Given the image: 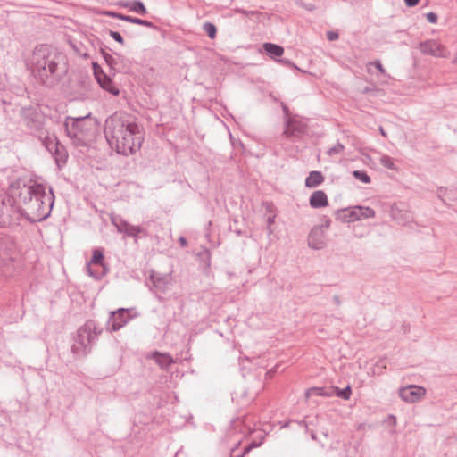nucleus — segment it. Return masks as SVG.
Listing matches in <instances>:
<instances>
[{"instance_id":"nucleus-1","label":"nucleus","mask_w":457,"mask_h":457,"mask_svg":"<svg viewBox=\"0 0 457 457\" xmlns=\"http://www.w3.org/2000/svg\"><path fill=\"white\" fill-rule=\"evenodd\" d=\"M10 191L16 204L21 205L24 218L29 222L42 221L49 217L54 203L51 187L30 179L26 183L17 179L10 185Z\"/></svg>"},{"instance_id":"nucleus-2","label":"nucleus","mask_w":457,"mask_h":457,"mask_svg":"<svg viewBox=\"0 0 457 457\" xmlns=\"http://www.w3.org/2000/svg\"><path fill=\"white\" fill-rule=\"evenodd\" d=\"M26 63L36 80L49 88L58 85L68 72L65 54L51 45L35 46Z\"/></svg>"},{"instance_id":"nucleus-3","label":"nucleus","mask_w":457,"mask_h":457,"mask_svg":"<svg viewBox=\"0 0 457 457\" xmlns=\"http://www.w3.org/2000/svg\"><path fill=\"white\" fill-rule=\"evenodd\" d=\"M104 132L110 147L124 156L139 151L145 139L143 129L126 112H115L108 117Z\"/></svg>"},{"instance_id":"nucleus-4","label":"nucleus","mask_w":457,"mask_h":457,"mask_svg":"<svg viewBox=\"0 0 457 457\" xmlns=\"http://www.w3.org/2000/svg\"><path fill=\"white\" fill-rule=\"evenodd\" d=\"M18 252L14 240L11 237H0V275L11 277L17 268Z\"/></svg>"},{"instance_id":"nucleus-5","label":"nucleus","mask_w":457,"mask_h":457,"mask_svg":"<svg viewBox=\"0 0 457 457\" xmlns=\"http://www.w3.org/2000/svg\"><path fill=\"white\" fill-rule=\"evenodd\" d=\"M10 201H4L0 207V227L1 228H14L20 225L21 218L24 217L21 205L16 204V201L12 196V192L9 190Z\"/></svg>"},{"instance_id":"nucleus-6","label":"nucleus","mask_w":457,"mask_h":457,"mask_svg":"<svg viewBox=\"0 0 457 457\" xmlns=\"http://www.w3.org/2000/svg\"><path fill=\"white\" fill-rule=\"evenodd\" d=\"M87 118V116L79 118L68 117L65 120L64 126L67 136L77 145H81L85 143L86 137L90 129Z\"/></svg>"},{"instance_id":"nucleus-7","label":"nucleus","mask_w":457,"mask_h":457,"mask_svg":"<svg viewBox=\"0 0 457 457\" xmlns=\"http://www.w3.org/2000/svg\"><path fill=\"white\" fill-rule=\"evenodd\" d=\"M337 220L343 222H354L363 219L375 217V211L368 206L356 205L353 207L337 210L335 212Z\"/></svg>"},{"instance_id":"nucleus-8","label":"nucleus","mask_w":457,"mask_h":457,"mask_svg":"<svg viewBox=\"0 0 457 457\" xmlns=\"http://www.w3.org/2000/svg\"><path fill=\"white\" fill-rule=\"evenodd\" d=\"M307 127V122L303 118L293 115L285 120L283 135L292 141L299 140L306 134Z\"/></svg>"},{"instance_id":"nucleus-9","label":"nucleus","mask_w":457,"mask_h":457,"mask_svg":"<svg viewBox=\"0 0 457 457\" xmlns=\"http://www.w3.org/2000/svg\"><path fill=\"white\" fill-rule=\"evenodd\" d=\"M149 279L152 283L150 290L154 294L160 303L164 301L162 295L166 294L172 283V277L169 273L152 271Z\"/></svg>"},{"instance_id":"nucleus-10","label":"nucleus","mask_w":457,"mask_h":457,"mask_svg":"<svg viewBox=\"0 0 457 457\" xmlns=\"http://www.w3.org/2000/svg\"><path fill=\"white\" fill-rule=\"evenodd\" d=\"M43 145L50 152L56 164L60 167L65 164L68 159V152L54 135H46L43 139Z\"/></svg>"},{"instance_id":"nucleus-11","label":"nucleus","mask_w":457,"mask_h":457,"mask_svg":"<svg viewBox=\"0 0 457 457\" xmlns=\"http://www.w3.org/2000/svg\"><path fill=\"white\" fill-rule=\"evenodd\" d=\"M101 333L102 328L98 327L96 322L93 320H89L78 329L75 337L91 349L92 345Z\"/></svg>"},{"instance_id":"nucleus-12","label":"nucleus","mask_w":457,"mask_h":457,"mask_svg":"<svg viewBox=\"0 0 457 457\" xmlns=\"http://www.w3.org/2000/svg\"><path fill=\"white\" fill-rule=\"evenodd\" d=\"M418 48L421 54L433 57L445 58L449 54L446 47L435 39L420 42Z\"/></svg>"},{"instance_id":"nucleus-13","label":"nucleus","mask_w":457,"mask_h":457,"mask_svg":"<svg viewBox=\"0 0 457 457\" xmlns=\"http://www.w3.org/2000/svg\"><path fill=\"white\" fill-rule=\"evenodd\" d=\"M93 71L97 83L103 89L113 96L119 95L120 90L114 86L112 79L103 71L99 64L93 62Z\"/></svg>"},{"instance_id":"nucleus-14","label":"nucleus","mask_w":457,"mask_h":457,"mask_svg":"<svg viewBox=\"0 0 457 457\" xmlns=\"http://www.w3.org/2000/svg\"><path fill=\"white\" fill-rule=\"evenodd\" d=\"M26 125L30 133L37 137L42 142L49 133L44 129L42 117L37 112H31L26 117Z\"/></svg>"},{"instance_id":"nucleus-15","label":"nucleus","mask_w":457,"mask_h":457,"mask_svg":"<svg viewBox=\"0 0 457 457\" xmlns=\"http://www.w3.org/2000/svg\"><path fill=\"white\" fill-rule=\"evenodd\" d=\"M131 319L129 314V309L120 308L112 312L108 319V325L112 331H118L123 328Z\"/></svg>"},{"instance_id":"nucleus-16","label":"nucleus","mask_w":457,"mask_h":457,"mask_svg":"<svg viewBox=\"0 0 457 457\" xmlns=\"http://www.w3.org/2000/svg\"><path fill=\"white\" fill-rule=\"evenodd\" d=\"M425 394V388L416 385H410L399 390V396L402 400L410 403L419 401Z\"/></svg>"},{"instance_id":"nucleus-17","label":"nucleus","mask_w":457,"mask_h":457,"mask_svg":"<svg viewBox=\"0 0 457 457\" xmlns=\"http://www.w3.org/2000/svg\"><path fill=\"white\" fill-rule=\"evenodd\" d=\"M308 245L315 250H320L325 247V235L321 228H313L308 236Z\"/></svg>"},{"instance_id":"nucleus-18","label":"nucleus","mask_w":457,"mask_h":457,"mask_svg":"<svg viewBox=\"0 0 457 457\" xmlns=\"http://www.w3.org/2000/svg\"><path fill=\"white\" fill-rule=\"evenodd\" d=\"M311 207L318 209L328 205V196L322 190L314 191L309 199Z\"/></svg>"},{"instance_id":"nucleus-19","label":"nucleus","mask_w":457,"mask_h":457,"mask_svg":"<svg viewBox=\"0 0 457 457\" xmlns=\"http://www.w3.org/2000/svg\"><path fill=\"white\" fill-rule=\"evenodd\" d=\"M121 5L130 12H134L140 15L147 13V10L140 0H126L121 2Z\"/></svg>"},{"instance_id":"nucleus-20","label":"nucleus","mask_w":457,"mask_h":457,"mask_svg":"<svg viewBox=\"0 0 457 457\" xmlns=\"http://www.w3.org/2000/svg\"><path fill=\"white\" fill-rule=\"evenodd\" d=\"M324 179L325 178L320 171H311L305 179V187L309 188L317 187L323 183Z\"/></svg>"},{"instance_id":"nucleus-21","label":"nucleus","mask_w":457,"mask_h":457,"mask_svg":"<svg viewBox=\"0 0 457 457\" xmlns=\"http://www.w3.org/2000/svg\"><path fill=\"white\" fill-rule=\"evenodd\" d=\"M71 351L77 358L85 357L91 352L89 346H86L84 343H81L76 337H74V342L71 346Z\"/></svg>"},{"instance_id":"nucleus-22","label":"nucleus","mask_w":457,"mask_h":457,"mask_svg":"<svg viewBox=\"0 0 457 457\" xmlns=\"http://www.w3.org/2000/svg\"><path fill=\"white\" fill-rule=\"evenodd\" d=\"M153 359L162 369H168L174 363L173 358L169 353H162L157 351L153 353Z\"/></svg>"},{"instance_id":"nucleus-23","label":"nucleus","mask_w":457,"mask_h":457,"mask_svg":"<svg viewBox=\"0 0 457 457\" xmlns=\"http://www.w3.org/2000/svg\"><path fill=\"white\" fill-rule=\"evenodd\" d=\"M335 394V389H333V386L329 388L326 387H311L305 391V397L309 399L312 395H319V396H332Z\"/></svg>"},{"instance_id":"nucleus-24","label":"nucleus","mask_w":457,"mask_h":457,"mask_svg":"<svg viewBox=\"0 0 457 457\" xmlns=\"http://www.w3.org/2000/svg\"><path fill=\"white\" fill-rule=\"evenodd\" d=\"M262 48L271 58L279 57L284 53V48L281 46L273 43H264Z\"/></svg>"},{"instance_id":"nucleus-25","label":"nucleus","mask_w":457,"mask_h":457,"mask_svg":"<svg viewBox=\"0 0 457 457\" xmlns=\"http://www.w3.org/2000/svg\"><path fill=\"white\" fill-rule=\"evenodd\" d=\"M127 237H133L135 241L137 240V238L142 236L144 237L148 236V232L145 228L140 227V226H134L131 225L129 227L127 232L125 233Z\"/></svg>"},{"instance_id":"nucleus-26","label":"nucleus","mask_w":457,"mask_h":457,"mask_svg":"<svg viewBox=\"0 0 457 457\" xmlns=\"http://www.w3.org/2000/svg\"><path fill=\"white\" fill-rule=\"evenodd\" d=\"M120 20L127 21V22L137 24V25H142V26L151 28L154 29H158V27L154 23H153L152 21H146V20H142V19L129 16V15L120 16Z\"/></svg>"},{"instance_id":"nucleus-27","label":"nucleus","mask_w":457,"mask_h":457,"mask_svg":"<svg viewBox=\"0 0 457 457\" xmlns=\"http://www.w3.org/2000/svg\"><path fill=\"white\" fill-rule=\"evenodd\" d=\"M111 221L116 227L117 230L120 233L123 234L127 232L129 227L130 226V224L127 220H125L119 215L112 216Z\"/></svg>"},{"instance_id":"nucleus-28","label":"nucleus","mask_w":457,"mask_h":457,"mask_svg":"<svg viewBox=\"0 0 457 457\" xmlns=\"http://www.w3.org/2000/svg\"><path fill=\"white\" fill-rule=\"evenodd\" d=\"M87 264L99 266L100 268H103V266H105V264L104 263L103 251L101 249H95L93 251L92 258Z\"/></svg>"},{"instance_id":"nucleus-29","label":"nucleus","mask_w":457,"mask_h":457,"mask_svg":"<svg viewBox=\"0 0 457 457\" xmlns=\"http://www.w3.org/2000/svg\"><path fill=\"white\" fill-rule=\"evenodd\" d=\"M259 445L255 443H252L246 445L242 452L239 451L238 446H235L230 451V457H244L253 448L257 447Z\"/></svg>"},{"instance_id":"nucleus-30","label":"nucleus","mask_w":457,"mask_h":457,"mask_svg":"<svg viewBox=\"0 0 457 457\" xmlns=\"http://www.w3.org/2000/svg\"><path fill=\"white\" fill-rule=\"evenodd\" d=\"M94 266L95 265L87 264L88 274L96 279H101L107 273L108 270L106 266H103V268H101V270L95 269Z\"/></svg>"},{"instance_id":"nucleus-31","label":"nucleus","mask_w":457,"mask_h":457,"mask_svg":"<svg viewBox=\"0 0 457 457\" xmlns=\"http://www.w3.org/2000/svg\"><path fill=\"white\" fill-rule=\"evenodd\" d=\"M333 389H335V394L337 396L344 399V400H349L352 395V388L350 386H345L343 389H340L338 387L333 386Z\"/></svg>"},{"instance_id":"nucleus-32","label":"nucleus","mask_w":457,"mask_h":457,"mask_svg":"<svg viewBox=\"0 0 457 457\" xmlns=\"http://www.w3.org/2000/svg\"><path fill=\"white\" fill-rule=\"evenodd\" d=\"M203 29L211 39H214L216 37L217 28L213 23H212V22L204 23Z\"/></svg>"},{"instance_id":"nucleus-33","label":"nucleus","mask_w":457,"mask_h":457,"mask_svg":"<svg viewBox=\"0 0 457 457\" xmlns=\"http://www.w3.org/2000/svg\"><path fill=\"white\" fill-rule=\"evenodd\" d=\"M101 54H102V55L104 57L105 62L107 63V65L111 69L115 70L116 69V65H117L116 59L112 55H111L110 54L105 52L104 49H101Z\"/></svg>"},{"instance_id":"nucleus-34","label":"nucleus","mask_w":457,"mask_h":457,"mask_svg":"<svg viewBox=\"0 0 457 457\" xmlns=\"http://www.w3.org/2000/svg\"><path fill=\"white\" fill-rule=\"evenodd\" d=\"M379 161H380V163L385 168H386L388 170H396L394 160L390 156L384 154L380 157Z\"/></svg>"},{"instance_id":"nucleus-35","label":"nucleus","mask_w":457,"mask_h":457,"mask_svg":"<svg viewBox=\"0 0 457 457\" xmlns=\"http://www.w3.org/2000/svg\"><path fill=\"white\" fill-rule=\"evenodd\" d=\"M344 150H345L344 145L337 142L335 145L329 147L326 153L328 156H333V155L339 154L343 153Z\"/></svg>"},{"instance_id":"nucleus-36","label":"nucleus","mask_w":457,"mask_h":457,"mask_svg":"<svg viewBox=\"0 0 457 457\" xmlns=\"http://www.w3.org/2000/svg\"><path fill=\"white\" fill-rule=\"evenodd\" d=\"M353 176L356 179H358V180H360V181H361V182H363V183L368 184V183H370V176H369V175H368V173H367L366 171H364V170H354V171L353 172Z\"/></svg>"},{"instance_id":"nucleus-37","label":"nucleus","mask_w":457,"mask_h":457,"mask_svg":"<svg viewBox=\"0 0 457 457\" xmlns=\"http://www.w3.org/2000/svg\"><path fill=\"white\" fill-rule=\"evenodd\" d=\"M370 65H373L383 76L389 77V75L386 73V70L384 69L382 63L380 61H374L370 62Z\"/></svg>"},{"instance_id":"nucleus-38","label":"nucleus","mask_w":457,"mask_h":457,"mask_svg":"<svg viewBox=\"0 0 457 457\" xmlns=\"http://www.w3.org/2000/svg\"><path fill=\"white\" fill-rule=\"evenodd\" d=\"M109 35L116 42H118L121 45L124 44V39H123L122 36L120 35V33H119L118 31L110 30Z\"/></svg>"},{"instance_id":"nucleus-39","label":"nucleus","mask_w":457,"mask_h":457,"mask_svg":"<svg viewBox=\"0 0 457 457\" xmlns=\"http://www.w3.org/2000/svg\"><path fill=\"white\" fill-rule=\"evenodd\" d=\"M426 18L429 23L435 24L437 22L438 16L436 12H428L426 14Z\"/></svg>"},{"instance_id":"nucleus-40","label":"nucleus","mask_w":457,"mask_h":457,"mask_svg":"<svg viewBox=\"0 0 457 457\" xmlns=\"http://www.w3.org/2000/svg\"><path fill=\"white\" fill-rule=\"evenodd\" d=\"M436 193H437V196H438L439 198H441L445 204H447V203H446V199L445 198V195H446V193H447V189H446V188H444V187H439V188L437 189V192H436Z\"/></svg>"},{"instance_id":"nucleus-41","label":"nucleus","mask_w":457,"mask_h":457,"mask_svg":"<svg viewBox=\"0 0 457 457\" xmlns=\"http://www.w3.org/2000/svg\"><path fill=\"white\" fill-rule=\"evenodd\" d=\"M338 37H339V35L337 31L330 30V31L327 32V38L329 41H335L338 38Z\"/></svg>"},{"instance_id":"nucleus-42","label":"nucleus","mask_w":457,"mask_h":457,"mask_svg":"<svg viewBox=\"0 0 457 457\" xmlns=\"http://www.w3.org/2000/svg\"><path fill=\"white\" fill-rule=\"evenodd\" d=\"M4 201H10L9 193L0 190V207Z\"/></svg>"},{"instance_id":"nucleus-43","label":"nucleus","mask_w":457,"mask_h":457,"mask_svg":"<svg viewBox=\"0 0 457 457\" xmlns=\"http://www.w3.org/2000/svg\"><path fill=\"white\" fill-rule=\"evenodd\" d=\"M330 223H331L330 219L325 217L323 221H322V224L320 225V228H322V231H324V229H328L329 227H330Z\"/></svg>"},{"instance_id":"nucleus-44","label":"nucleus","mask_w":457,"mask_h":457,"mask_svg":"<svg viewBox=\"0 0 457 457\" xmlns=\"http://www.w3.org/2000/svg\"><path fill=\"white\" fill-rule=\"evenodd\" d=\"M105 15H107L109 17H112V18H117L119 20H120V16H126L125 14L112 12V11L105 12Z\"/></svg>"},{"instance_id":"nucleus-45","label":"nucleus","mask_w":457,"mask_h":457,"mask_svg":"<svg viewBox=\"0 0 457 457\" xmlns=\"http://www.w3.org/2000/svg\"><path fill=\"white\" fill-rule=\"evenodd\" d=\"M420 0H404L405 4L408 7L416 6L419 4Z\"/></svg>"},{"instance_id":"nucleus-46","label":"nucleus","mask_w":457,"mask_h":457,"mask_svg":"<svg viewBox=\"0 0 457 457\" xmlns=\"http://www.w3.org/2000/svg\"><path fill=\"white\" fill-rule=\"evenodd\" d=\"M282 108H283V112L285 113V120L287 118V117H292L290 114H289V109L287 105L283 104L282 105Z\"/></svg>"},{"instance_id":"nucleus-47","label":"nucleus","mask_w":457,"mask_h":457,"mask_svg":"<svg viewBox=\"0 0 457 457\" xmlns=\"http://www.w3.org/2000/svg\"><path fill=\"white\" fill-rule=\"evenodd\" d=\"M179 244H180V245H181L182 247H185V246H187V239H186L185 237H179Z\"/></svg>"},{"instance_id":"nucleus-48","label":"nucleus","mask_w":457,"mask_h":457,"mask_svg":"<svg viewBox=\"0 0 457 457\" xmlns=\"http://www.w3.org/2000/svg\"><path fill=\"white\" fill-rule=\"evenodd\" d=\"M279 62H282L284 64H287L288 66H294V64L292 63V62L290 60H287V59H280L278 60Z\"/></svg>"},{"instance_id":"nucleus-49","label":"nucleus","mask_w":457,"mask_h":457,"mask_svg":"<svg viewBox=\"0 0 457 457\" xmlns=\"http://www.w3.org/2000/svg\"><path fill=\"white\" fill-rule=\"evenodd\" d=\"M333 302L335 303V304H337V306L341 304V301H340V297L338 295H334L333 296Z\"/></svg>"},{"instance_id":"nucleus-50","label":"nucleus","mask_w":457,"mask_h":457,"mask_svg":"<svg viewBox=\"0 0 457 457\" xmlns=\"http://www.w3.org/2000/svg\"><path fill=\"white\" fill-rule=\"evenodd\" d=\"M388 419L393 426L396 425V418L394 415H389Z\"/></svg>"},{"instance_id":"nucleus-51","label":"nucleus","mask_w":457,"mask_h":457,"mask_svg":"<svg viewBox=\"0 0 457 457\" xmlns=\"http://www.w3.org/2000/svg\"><path fill=\"white\" fill-rule=\"evenodd\" d=\"M379 132L383 137H386V133L385 129H383V127H381V126L379 127Z\"/></svg>"},{"instance_id":"nucleus-52","label":"nucleus","mask_w":457,"mask_h":457,"mask_svg":"<svg viewBox=\"0 0 457 457\" xmlns=\"http://www.w3.org/2000/svg\"><path fill=\"white\" fill-rule=\"evenodd\" d=\"M378 365H381L382 367H385V365H384V361H383V360L378 361L377 362V366H378Z\"/></svg>"},{"instance_id":"nucleus-53","label":"nucleus","mask_w":457,"mask_h":457,"mask_svg":"<svg viewBox=\"0 0 457 457\" xmlns=\"http://www.w3.org/2000/svg\"><path fill=\"white\" fill-rule=\"evenodd\" d=\"M272 222H273V218L269 217V219H268V223H269V225H271V224H272Z\"/></svg>"},{"instance_id":"nucleus-54","label":"nucleus","mask_w":457,"mask_h":457,"mask_svg":"<svg viewBox=\"0 0 457 457\" xmlns=\"http://www.w3.org/2000/svg\"><path fill=\"white\" fill-rule=\"evenodd\" d=\"M73 47H75L74 46H72ZM79 54L83 55V56H87V54H81L79 52V50L77 48H74Z\"/></svg>"},{"instance_id":"nucleus-55","label":"nucleus","mask_w":457,"mask_h":457,"mask_svg":"<svg viewBox=\"0 0 457 457\" xmlns=\"http://www.w3.org/2000/svg\"><path fill=\"white\" fill-rule=\"evenodd\" d=\"M453 63L457 65V53H456V56L453 59Z\"/></svg>"},{"instance_id":"nucleus-56","label":"nucleus","mask_w":457,"mask_h":457,"mask_svg":"<svg viewBox=\"0 0 457 457\" xmlns=\"http://www.w3.org/2000/svg\"><path fill=\"white\" fill-rule=\"evenodd\" d=\"M237 12L245 13V11H243V10H237Z\"/></svg>"},{"instance_id":"nucleus-57","label":"nucleus","mask_w":457,"mask_h":457,"mask_svg":"<svg viewBox=\"0 0 457 457\" xmlns=\"http://www.w3.org/2000/svg\"><path fill=\"white\" fill-rule=\"evenodd\" d=\"M312 439H315V438H316L315 434H313V433L312 434Z\"/></svg>"},{"instance_id":"nucleus-58","label":"nucleus","mask_w":457,"mask_h":457,"mask_svg":"<svg viewBox=\"0 0 457 457\" xmlns=\"http://www.w3.org/2000/svg\"><path fill=\"white\" fill-rule=\"evenodd\" d=\"M411 218L409 216L407 219H406V221L405 222H409V220H411Z\"/></svg>"}]
</instances>
